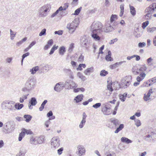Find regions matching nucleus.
<instances>
[{
  "mask_svg": "<svg viewBox=\"0 0 156 156\" xmlns=\"http://www.w3.org/2000/svg\"><path fill=\"white\" fill-rule=\"evenodd\" d=\"M82 67L83 68H85L86 67V65L85 64H80L78 66V67L77 68V70H82Z\"/></svg>",
  "mask_w": 156,
  "mask_h": 156,
  "instance_id": "a18cd8bd",
  "label": "nucleus"
},
{
  "mask_svg": "<svg viewBox=\"0 0 156 156\" xmlns=\"http://www.w3.org/2000/svg\"><path fill=\"white\" fill-rule=\"evenodd\" d=\"M63 71L68 76L73 72L71 70L69 69H63Z\"/></svg>",
  "mask_w": 156,
  "mask_h": 156,
  "instance_id": "79ce46f5",
  "label": "nucleus"
},
{
  "mask_svg": "<svg viewBox=\"0 0 156 156\" xmlns=\"http://www.w3.org/2000/svg\"><path fill=\"white\" fill-rule=\"evenodd\" d=\"M63 150V148L62 147L59 149L57 150L58 154V155H61L62 153Z\"/></svg>",
  "mask_w": 156,
  "mask_h": 156,
  "instance_id": "338daca9",
  "label": "nucleus"
},
{
  "mask_svg": "<svg viewBox=\"0 0 156 156\" xmlns=\"http://www.w3.org/2000/svg\"><path fill=\"white\" fill-rule=\"evenodd\" d=\"M30 55V53L29 52H27L25 54H23L22 56V59L21 60V64H23V60L26 57L29 56Z\"/></svg>",
  "mask_w": 156,
  "mask_h": 156,
  "instance_id": "3c124183",
  "label": "nucleus"
},
{
  "mask_svg": "<svg viewBox=\"0 0 156 156\" xmlns=\"http://www.w3.org/2000/svg\"><path fill=\"white\" fill-rule=\"evenodd\" d=\"M22 132H23L24 133V135H25V133L27 134H32V131L30 130L24 128L22 129Z\"/></svg>",
  "mask_w": 156,
  "mask_h": 156,
  "instance_id": "4c0bfd02",
  "label": "nucleus"
},
{
  "mask_svg": "<svg viewBox=\"0 0 156 156\" xmlns=\"http://www.w3.org/2000/svg\"><path fill=\"white\" fill-rule=\"evenodd\" d=\"M94 72V68L91 67L89 68H88L84 70V73L85 75H89L90 73H92Z\"/></svg>",
  "mask_w": 156,
  "mask_h": 156,
  "instance_id": "b1692460",
  "label": "nucleus"
},
{
  "mask_svg": "<svg viewBox=\"0 0 156 156\" xmlns=\"http://www.w3.org/2000/svg\"><path fill=\"white\" fill-rule=\"evenodd\" d=\"M139 31V28H137L136 29V30H135L134 32V34L135 36L136 37H140L141 36V34L140 33H137V32Z\"/></svg>",
  "mask_w": 156,
  "mask_h": 156,
  "instance_id": "c03bdc74",
  "label": "nucleus"
},
{
  "mask_svg": "<svg viewBox=\"0 0 156 156\" xmlns=\"http://www.w3.org/2000/svg\"><path fill=\"white\" fill-rule=\"evenodd\" d=\"M34 79L31 78H29L26 81L25 87L22 88V90L23 91H29L34 87Z\"/></svg>",
  "mask_w": 156,
  "mask_h": 156,
  "instance_id": "423d86ee",
  "label": "nucleus"
},
{
  "mask_svg": "<svg viewBox=\"0 0 156 156\" xmlns=\"http://www.w3.org/2000/svg\"><path fill=\"white\" fill-rule=\"evenodd\" d=\"M14 106V108H15V111L16 109L19 110L21 109L24 106V105L23 104H21L19 103H15Z\"/></svg>",
  "mask_w": 156,
  "mask_h": 156,
  "instance_id": "412c9836",
  "label": "nucleus"
},
{
  "mask_svg": "<svg viewBox=\"0 0 156 156\" xmlns=\"http://www.w3.org/2000/svg\"><path fill=\"white\" fill-rule=\"evenodd\" d=\"M156 9V3H153L147 7L145 10V12L152 14Z\"/></svg>",
  "mask_w": 156,
  "mask_h": 156,
  "instance_id": "ddd939ff",
  "label": "nucleus"
},
{
  "mask_svg": "<svg viewBox=\"0 0 156 156\" xmlns=\"http://www.w3.org/2000/svg\"><path fill=\"white\" fill-rule=\"evenodd\" d=\"M112 83H110L107 85V90L109 91L108 93H107L106 94L108 96H109L112 93L113 90L112 86Z\"/></svg>",
  "mask_w": 156,
  "mask_h": 156,
  "instance_id": "4be33fe9",
  "label": "nucleus"
},
{
  "mask_svg": "<svg viewBox=\"0 0 156 156\" xmlns=\"http://www.w3.org/2000/svg\"><path fill=\"white\" fill-rule=\"evenodd\" d=\"M119 99L121 101L124 102L125 101L126 98H125L123 96L120 94L119 95Z\"/></svg>",
  "mask_w": 156,
  "mask_h": 156,
  "instance_id": "774afa93",
  "label": "nucleus"
},
{
  "mask_svg": "<svg viewBox=\"0 0 156 156\" xmlns=\"http://www.w3.org/2000/svg\"><path fill=\"white\" fill-rule=\"evenodd\" d=\"M111 23L106 24L104 28V31L106 33L112 31L114 30L113 26H111Z\"/></svg>",
  "mask_w": 156,
  "mask_h": 156,
  "instance_id": "f3484780",
  "label": "nucleus"
},
{
  "mask_svg": "<svg viewBox=\"0 0 156 156\" xmlns=\"http://www.w3.org/2000/svg\"><path fill=\"white\" fill-rule=\"evenodd\" d=\"M135 124L137 127H139L141 125V123L140 121L138 119H136L135 121Z\"/></svg>",
  "mask_w": 156,
  "mask_h": 156,
  "instance_id": "13d9d810",
  "label": "nucleus"
},
{
  "mask_svg": "<svg viewBox=\"0 0 156 156\" xmlns=\"http://www.w3.org/2000/svg\"><path fill=\"white\" fill-rule=\"evenodd\" d=\"M145 76L146 74L143 73L142 74V75H140L139 76H137L136 78L137 82H135L133 83V85L136 87L139 85L140 82L144 79Z\"/></svg>",
  "mask_w": 156,
  "mask_h": 156,
  "instance_id": "2eb2a0df",
  "label": "nucleus"
},
{
  "mask_svg": "<svg viewBox=\"0 0 156 156\" xmlns=\"http://www.w3.org/2000/svg\"><path fill=\"white\" fill-rule=\"evenodd\" d=\"M51 5L50 4L44 5L38 9L37 15L40 18H44L48 14L51 9Z\"/></svg>",
  "mask_w": 156,
  "mask_h": 156,
  "instance_id": "f03ea898",
  "label": "nucleus"
},
{
  "mask_svg": "<svg viewBox=\"0 0 156 156\" xmlns=\"http://www.w3.org/2000/svg\"><path fill=\"white\" fill-rule=\"evenodd\" d=\"M152 17V15L149 14L147 13L144 16V19L146 20H151Z\"/></svg>",
  "mask_w": 156,
  "mask_h": 156,
  "instance_id": "37998d69",
  "label": "nucleus"
},
{
  "mask_svg": "<svg viewBox=\"0 0 156 156\" xmlns=\"http://www.w3.org/2000/svg\"><path fill=\"white\" fill-rule=\"evenodd\" d=\"M124 5L123 4H122L120 5V12L119 14V16L120 17L122 16L123 14L124 10Z\"/></svg>",
  "mask_w": 156,
  "mask_h": 156,
  "instance_id": "a19ab883",
  "label": "nucleus"
},
{
  "mask_svg": "<svg viewBox=\"0 0 156 156\" xmlns=\"http://www.w3.org/2000/svg\"><path fill=\"white\" fill-rule=\"evenodd\" d=\"M46 29H43L40 32L39 34V36H42L43 35H45L46 34Z\"/></svg>",
  "mask_w": 156,
  "mask_h": 156,
  "instance_id": "6e6d98bb",
  "label": "nucleus"
},
{
  "mask_svg": "<svg viewBox=\"0 0 156 156\" xmlns=\"http://www.w3.org/2000/svg\"><path fill=\"white\" fill-rule=\"evenodd\" d=\"M82 9V7H80L79 8L76 9L75 11L74 15H78L80 13Z\"/></svg>",
  "mask_w": 156,
  "mask_h": 156,
  "instance_id": "5fc2aeb1",
  "label": "nucleus"
},
{
  "mask_svg": "<svg viewBox=\"0 0 156 156\" xmlns=\"http://www.w3.org/2000/svg\"><path fill=\"white\" fill-rule=\"evenodd\" d=\"M146 45V43L144 42H140L138 44V46L140 48L144 47Z\"/></svg>",
  "mask_w": 156,
  "mask_h": 156,
  "instance_id": "0e129e2a",
  "label": "nucleus"
},
{
  "mask_svg": "<svg viewBox=\"0 0 156 156\" xmlns=\"http://www.w3.org/2000/svg\"><path fill=\"white\" fill-rule=\"evenodd\" d=\"M66 51L65 48L64 46L61 47L59 49V54L62 55L64 54V53Z\"/></svg>",
  "mask_w": 156,
  "mask_h": 156,
  "instance_id": "473e14b6",
  "label": "nucleus"
},
{
  "mask_svg": "<svg viewBox=\"0 0 156 156\" xmlns=\"http://www.w3.org/2000/svg\"><path fill=\"white\" fill-rule=\"evenodd\" d=\"M36 138L37 140V144H41L44 143L45 139V137L44 136L41 135L39 137L36 136Z\"/></svg>",
  "mask_w": 156,
  "mask_h": 156,
  "instance_id": "6ab92c4d",
  "label": "nucleus"
},
{
  "mask_svg": "<svg viewBox=\"0 0 156 156\" xmlns=\"http://www.w3.org/2000/svg\"><path fill=\"white\" fill-rule=\"evenodd\" d=\"M83 96L81 94L77 96L74 99V100L76 101V103L79 102L83 100Z\"/></svg>",
  "mask_w": 156,
  "mask_h": 156,
  "instance_id": "5701e85b",
  "label": "nucleus"
},
{
  "mask_svg": "<svg viewBox=\"0 0 156 156\" xmlns=\"http://www.w3.org/2000/svg\"><path fill=\"white\" fill-rule=\"evenodd\" d=\"M10 39L11 40H13L16 36V32L13 31L11 29L10 30Z\"/></svg>",
  "mask_w": 156,
  "mask_h": 156,
  "instance_id": "c9c22d12",
  "label": "nucleus"
},
{
  "mask_svg": "<svg viewBox=\"0 0 156 156\" xmlns=\"http://www.w3.org/2000/svg\"><path fill=\"white\" fill-rule=\"evenodd\" d=\"M154 92L152 89H150L148 91L147 94H144L143 97V99L145 101H147L151 100V98L150 96Z\"/></svg>",
  "mask_w": 156,
  "mask_h": 156,
  "instance_id": "dca6fc26",
  "label": "nucleus"
},
{
  "mask_svg": "<svg viewBox=\"0 0 156 156\" xmlns=\"http://www.w3.org/2000/svg\"><path fill=\"white\" fill-rule=\"evenodd\" d=\"M83 117L82 120L81 121L80 124L79 125V127L80 128H83L84 125H85L86 122V118L87 117V115H86V114L85 112H83Z\"/></svg>",
  "mask_w": 156,
  "mask_h": 156,
  "instance_id": "a211bd4d",
  "label": "nucleus"
},
{
  "mask_svg": "<svg viewBox=\"0 0 156 156\" xmlns=\"http://www.w3.org/2000/svg\"><path fill=\"white\" fill-rule=\"evenodd\" d=\"M58 48V46H56L55 45H54L51 48L49 54L50 55L54 53L55 51Z\"/></svg>",
  "mask_w": 156,
  "mask_h": 156,
  "instance_id": "58836bf2",
  "label": "nucleus"
},
{
  "mask_svg": "<svg viewBox=\"0 0 156 156\" xmlns=\"http://www.w3.org/2000/svg\"><path fill=\"white\" fill-rule=\"evenodd\" d=\"M80 23L79 19L76 18L71 23L68 24L66 28L69 30L70 33H73L78 26Z\"/></svg>",
  "mask_w": 156,
  "mask_h": 156,
  "instance_id": "39448f33",
  "label": "nucleus"
},
{
  "mask_svg": "<svg viewBox=\"0 0 156 156\" xmlns=\"http://www.w3.org/2000/svg\"><path fill=\"white\" fill-rule=\"evenodd\" d=\"M23 117L26 119L25 121L27 122H29L32 118V116L29 115H25Z\"/></svg>",
  "mask_w": 156,
  "mask_h": 156,
  "instance_id": "72a5a7b5",
  "label": "nucleus"
},
{
  "mask_svg": "<svg viewBox=\"0 0 156 156\" xmlns=\"http://www.w3.org/2000/svg\"><path fill=\"white\" fill-rule=\"evenodd\" d=\"M65 87V83L63 82H60L56 84L54 87V90L57 92H60Z\"/></svg>",
  "mask_w": 156,
  "mask_h": 156,
  "instance_id": "4468645a",
  "label": "nucleus"
},
{
  "mask_svg": "<svg viewBox=\"0 0 156 156\" xmlns=\"http://www.w3.org/2000/svg\"><path fill=\"white\" fill-rule=\"evenodd\" d=\"M149 23V22L148 21H146L145 22H144L142 23V27L143 29L145 28L147 26Z\"/></svg>",
  "mask_w": 156,
  "mask_h": 156,
  "instance_id": "bf43d9fd",
  "label": "nucleus"
},
{
  "mask_svg": "<svg viewBox=\"0 0 156 156\" xmlns=\"http://www.w3.org/2000/svg\"><path fill=\"white\" fill-rule=\"evenodd\" d=\"M74 48V44L71 43L69 46V48L68 51L69 52H71L73 50V48Z\"/></svg>",
  "mask_w": 156,
  "mask_h": 156,
  "instance_id": "864d4df0",
  "label": "nucleus"
},
{
  "mask_svg": "<svg viewBox=\"0 0 156 156\" xmlns=\"http://www.w3.org/2000/svg\"><path fill=\"white\" fill-rule=\"evenodd\" d=\"M85 149L84 147L81 145H79L77 146L76 153L79 156H82L85 154Z\"/></svg>",
  "mask_w": 156,
  "mask_h": 156,
  "instance_id": "9b49d317",
  "label": "nucleus"
},
{
  "mask_svg": "<svg viewBox=\"0 0 156 156\" xmlns=\"http://www.w3.org/2000/svg\"><path fill=\"white\" fill-rule=\"evenodd\" d=\"M51 148L53 150H55L58 147L60 144L59 138L58 136L53 137L51 140Z\"/></svg>",
  "mask_w": 156,
  "mask_h": 156,
  "instance_id": "1a4fd4ad",
  "label": "nucleus"
},
{
  "mask_svg": "<svg viewBox=\"0 0 156 156\" xmlns=\"http://www.w3.org/2000/svg\"><path fill=\"white\" fill-rule=\"evenodd\" d=\"M47 102L48 101L47 100H45L43 101L39 108V110L40 111H43L45 105L47 103Z\"/></svg>",
  "mask_w": 156,
  "mask_h": 156,
  "instance_id": "e433bc0d",
  "label": "nucleus"
},
{
  "mask_svg": "<svg viewBox=\"0 0 156 156\" xmlns=\"http://www.w3.org/2000/svg\"><path fill=\"white\" fill-rule=\"evenodd\" d=\"M124 127L123 124H121L119 125V127H118L115 131V133H118L119 132L122 130Z\"/></svg>",
  "mask_w": 156,
  "mask_h": 156,
  "instance_id": "f704fd0d",
  "label": "nucleus"
},
{
  "mask_svg": "<svg viewBox=\"0 0 156 156\" xmlns=\"http://www.w3.org/2000/svg\"><path fill=\"white\" fill-rule=\"evenodd\" d=\"M103 25L99 22H94L91 26V36L96 41H99L102 37L103 31Z\"/></svg>",
  "mask_w": 156,
  "mask_h": 156,
  "instance_id": "f257e3e1",
  "label": "nucleus"
},
{
  "mask_svg": "<svg viewBox=\"0 0 156 156\" xmlns=\"http://www.w3.org/2000/svg\"><path fill=\"white\" fill-rule=\"evenodd\" d=\"M30 143L32 144L37 145V144L36 137H32L30 139Z\"/></svg>",
  "mask_w": 156,
  "mask_h": 156,
  "instance_id": "c85d7f7f",
  "label": "nucleus"
},
{
  "mask_svg": "<svg viewBox=\"0 0 156 156\" xmlns=\"http://www.w3.org/2000/svg\"><path fill=\"white\" fill-rule=\"evenodd\" d=\"M111 123L113 124L115 126H117L119 125L120 122L119 120L115 118H113L111 119Z\"/></svg>",
  "mask_w": 156,
  "mask_h": 156,
  "instance_id": "aec40b11",
  "label": "nucleus"
},
{
  "mask_svg": "<svg viewBox=\"0 0 156 156\" xmlns=\"http://www.w3.org/2000/svg\"><path fill=\"white\" fill-rule=\"evenodd\" d=\"M37 103V102L36 99L34 97L32 98L29 102V103L31 104L32 106H35Z\"/></svg>",
  "mask_w": 156,
  "mask_h": 156,
  "instance_id": "cd10ccee",
  "label": "nucleus"
},
{
  "mask_svg": "<svg viewBox=\"0 0 156 156\" xmlns=\"http://www.w3.org/2000/svg\"><path fill=\"white\" fill-rule=\"evenodd\" d=\"M24 133L23 132H21L19 134L18 140L19 141H21L22 139L23 138L24 136Z\"/></svg>",
  "mask_w": 156,
  "mask_h": 156,
  "instance_id": "8fccbe9b",
  "label": "nucleus"
},
{
  "mask_svg": "<svg viewBox=\"0 0 156 156\" xmlns=\"http://www.w3.org/2000/svg\"><path fill=\"white\" fill-rule=\"evenodd\" d=\"M117 19V16L116 15L112 14L111 15L110 19V23H112L114 22H115V21Z\"/></svg>",
  "mask_w": 156,
  "mask_h": 156,
  "instance_id": "2f4dec72",
  "label": "nucleus"
},
{
  "mask_svg": "<svg viewBox=\"0 0 156 156\" xmlns=\"http://www.w3.org/2000/svg\"><path fill=\"white\" fill-rule=\"evenodd\" d=\"M132 77L129 75L122 78L121 80V87L125 88L129 86L132 82Z\"/></svg>",
  "mask_w": 156,
  "mask_h": 156,
  "instance_id": "6e6552de",
  "label": "nucleus"
},
{
  "mask_svg": "<svg viewBox=\"0 0 156 156\" xmlns=\"http://www.w3.org/2000/svg\"><path fill=\"white\" fill-rule=\"evenodd\" d=\"M25 153L26 151L25 150L23 151L22 150H20L19 153L16 155V156H24Z\"/></svg>",
  "mask_w": 156,
  "mask_h": 156,
  "instance_id": "de8ad7c7",
  "label": "nucleus"
},
{
  "mask_svg": "<svg viewBox=\"0 0 156 156\" xmlns=\"http://www.w3.org/2000/svg\"><path fill=\"white\" fill-rule=\"evenodd\" d=\"M147 69V67L145 65H142L139 68L136 66H134L132 69V72L133 74L136 75L139 74L142 75L143 73L145 74L144 72Z\"/></svg>",
  "mask_w": 156,
  "mask_h": 156,
  "instance_id": "0eeeda50",
  "label": "nucleus"
},
{
  "mask_svg": "<svg viewBox=\"0 0 156 156\" xmlns=\"http://www.w3.org/2000/svg\"><path fill=\"white\" fill-rule=\"evenodd\" d=\"M156 30V27H152L147 29V31L150 33L153 32Z\"/></svg>",
  "mask_w": 156,
  "mask_h": 156,
  "instance_id": "052dcab7",
  "label": "nucleus"
},
{
  "mask_svg": "<svg viewBox=\"0 0 156 156\" xmlns=\"http://www.w3.org/2000/svg\"><path fill=\"white\" fill-rule=\"evenodd\" d=\"M15 126L16 125L14 121H9L4 125L2 128V132L5 134L9 133L14 130Z\"/></svg>",
  "mask_w": 156,
  "mask_h": 156,
  "instance_id": "20e7f679",
  "label": "nucleus"
},
{
  "mask_svg": "<svg viewBox=\"0 0 156 156\" xmlns=\"http://www.w3.org/2000/svg\"><path fill=\"white\" fill-rule=\"evenodd\" d=\"M77 76L80 79H81L82 80L85 81L86 80V78L85 76H83L81 73L80 72H78L77 74Z\"/></svg>",
  "mask_w": 156,
  "mask_h": 156,
  "instance_id": "ea45409f",
  "label": "nucleus"
},
{
  "mask_svg": "<svg viewBox=\"0 0 156 156\" xmlns=\"http://www.w3.org/2000/svg\"><path fill=\"white\" fill-rule=\"evenodd\" d=\"M101 105V104L100 103H96L92 106V107L94 108L97 109L99 108Z\"/></svg>",
  "mask_w": 156,
  "mask_h": 156,
  "instance_id": "4d7b16f0",
  "label": "nucleus"
},
{
  "mask_svg": "<svg viewBox=\"0 0 156 156\" xmlns=\"http://www.w3.org/2000/svg\"><path fill=\"white\" fill-rule=\"evenodd\" d=\"M121 140L122 142L126 143L127 144L131 143L132 142L131 140L125 137H122Z\"/></svg>",
  "mask_w": 156,
  "mask_h": 156,
  "instance_id": "a878e982",
  "label": "nucleus"
},
{
  "mask_svg": "<svg viewBox=\"0 0 156 156\" xmlns=\"http://www.w3.org/2000/svg\"><path fill=\"white\" fill-rule=\"evenodd\" d=\"M129 6L131 13L133 16H134L136 14L135 9L133 6H132L130 5H129Z\"/></svg>",
  "mask_w": 156,
  "mask_h": 156,
  "instance_id": "c756f323",
  "label": "nucleus"
},
{
  "mask_svg": "<svg viewBox=\"0 0 156 156\" xmlns=\"http://www.w3.org/2000/svg\"><path fill=\"white\" fill-rule=\"evenodd\" d=\"M108 73L107 71L105 70H103L101 71L100 75L102 76H104L106 75Z\"/></svg>",
  "mask_w": 156,
  "mask_h": 156,
  "instance_id": "09e8293b",
  "label": "nucleus"
},
{
  "mask_svg": "<svg viewBox=\"0 0 156 156\" xmlns=\"http://www.w3.org/2000/svg\"><path fill=\"white\" fill-rule=\"evenodd\" d=\"M69 3H65L63 7H62V10H66V9H67L68 8V7H69Z\"/></svg>",
  "mask_w": 156,
  "mask_h": 156,
  "instance_id": "680f3d73",
  "label": "nucleus"
},
{
  "mask_svg": "<svg viewBox=\"0 0 156 156\" xmlns=\"http://www.w3.org/2000/svg\"><path fill=\"white\" fill-rule=\"evenodd\" d=\"M153 60L151 57H150L147 59V64L149 66H150L151 65L150 63Z\"/></svg>",
  "mask_w": 156,
  "mask_h": 156,
  "instance_id": "e2e57ef3",
  "label": "nucleus"
},
{
  "mask_svg": "<svg viewBox=\"0 0 156 156\" xmlns=\"http://www.w3.org/2000/svg\"><path fill=\"white\" fill-rule=\"evenodd\" d=\"M27 40V38L26 37H25L23 38V39H22L21 41H19L18 42L16 43V45L19 46L21 44H22L25 41Z\"/></svg>",
  "mask_w": 156,
  "mask_h": 156,
  "instance_id": "49530a36",
  "label": "nucleus"
},
{
  "mask_svg": "<svg viewBox=\"0 0 156 156\" xmlns=\"http://www.w3.org/2000/svg\"><path fill=\"white\" fill-rule=\"evenodd\" d=\"M39 69V67L38 66H36L33 67L32 69H30V72L31 73V74H34Z\"/></svg>",
  "mask_w": 156,
  "mask_h": 156,
  "instance_id": "393cba45",
  "label": "nucleus"
},
{
  "mask_svg": "<svg viewBox=\"0 0 156 156\" xmlns=\"http://www.w3.org/2000/svg\"><path fill=\"white\" fill-rule=\"evenodd\" d=\"M101 112L105 115H108L112 112V111L110 107H107L105 104H103L101 106Z\"/></svg>",
  "mask_w": 156,
  "mask_h": 156,
  "instance_id": "f8f14e48",
  "label": "nucleus"
},
{
  "mask_svg": "<svg viewBox=\"0 0 156 156\" xmlns=\"http://www.w3.org/2000/svg\"><path fill=\"white\" fill-rule=\"evenodd\" d=\"M150 81H149V80L148 81L144 82L143 84L140 86V87H148L151 85L152 84L151 83H150Z\"/></svg>",
  "mask_w": 156,
  "mask_h": 156,
  "instance_id": "7c9ffc66",
  "label": "nucleus"
},
{
  "mask_svg": "<svg viewBox=\"0 0 156 156\" xmlns=\"http://www.w3.org/2000/svg\"><path fill=\"white\" fill-rule=\"evenodd\" d=\"M111 52L110 51H109L108 52V55L105 57V59L108 61H113V58L111 57Z\"/></svg>",
  "mask_w": 156,
  "mask_h": 156,
  "instance_id": "bb28decb",
  "label": "nucleus"
},
{
  "mask_svg": "<svg viewBox=\"0 0 156 156\" xmlns=\"http://www.w3.org/2000/svg\"><path fill=\"white\" fill-rule=\"evenodd\" d=\"M65 87L66 89H69L74 87H76L77 85L72 80H67L65 83Z\"/></svg>",
  "mask_w": 156,
  "mask_h": 156,
  "instance_id": "9d476101",
  "label": "nucleus"
},
{
  "mask_svg": "<svg viewBox=\"0 0 156 156\" xmlns=\"http://www.w3.org/2000/svg\"><path fill=\"white\" fill-rule=\"evenodd\" d=\"M15 102L13 101L6 100L3 101L1 104V108L3 110H8L12 112L15 111L14 104Z\"/></svg>",
  "mask_w": 156,
  "mask_h": 156,
  "instance_id": "7ed1b4c3",
  "label": "nucleus"
},
{
  "mask_svg": "<svg viewBox=\"0 0 156 156\" xmlns=\"http://www.w3.org/2000/svg\"><path fill=\"white\" fill-rule=\"evenodd\" d=\"M82 45L83 47H86L87 45V44H88V43H87V39H85L83 42H82Z\"/></svg>",
  "mask_w": 156,
  "mask_h": 156,
  "instance_id": "69168bd1",
  "label": "nucleus"
},
{
  "mask_svg": "<svg viewBox=\"0 0 156 156\" xmlns=\"http://www.w3.org/2000/svg\"><path fill=\"white\" fill-rule=\"evenodd\" d=\"M84 59V56L82 54L81 55L78 59V61L80 62H82Z\"/></svg>",
  "mask_w": 156,
  "mask_h": 156,
  "instance_id": "603ef678",
  "label": "nucleus"
}]
</instances>
